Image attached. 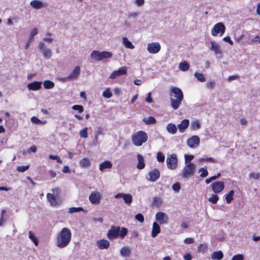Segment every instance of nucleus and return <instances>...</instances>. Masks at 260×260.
I'll list each match as a JSON object with an SVG mask.
<instances>
[{
	"label": "nucleus",
	"mask_w": 260,
	"mask_h": 260,
	"mask_svg": "<svg viewBox=\"0 0 260 260\" xmlns=\"http://www.w3.org/2000/svg\"><path fill=\"white\" fill-rule=\"evenodd\" d=\"M43 85L45 89H51L54 87V83L50 80H45L43 82Z\"/></svg>",
	"instance_id": "39"
},
{
	"label": "nucleus",
	"mask_w": 260,
	"mask_h": 260,
	"mask_svg": "<svg viewBox=\"0 0 260 260\" xmlns=\"http://www.w3.org/2000/svg\"><path fill=\"white\" fill-rule=\"evenodd\" d=\"M72 109L78 111L79 113H82L83 111V107L81 105H75L72 107Z\"/></svg>",
	"instance_id": "52"
},
{
	"label": "nucleus",
	"mask_w": 260,
	"mask_h": 260,
	"mask_svg": "<svg viewBox=\"0 0 260 260\" xmlns=\"http://www.w3.org/2000/svg\"><path fill=\"white\" fill-rule=\"evenodd\" d=\"M156 158L158 162H162L165 161V155L161 152L159 151L157 153Z\"/></svg>",
	"instance_id": "46"
},
{
	"label": "nucleus",
	"mask_w": 260,
	"mask_h": 260,
	"mask_svg": "<svg viewBox=\"0 0 260 260\" xmlns=\"http://www.w3.org/2000/svg\"><path fill=\"white\" fill-rule=\"evenodd\" d=\"M223 257V254L221 250L213 252L211 255V258L213 259L221 260Z\"/></svg>",
	"instance_id": "30"
},
{
	"label": "nucleus",
	"mask_w": 260,
	"mask_h": 260,
	"mask_svg": "<svg viewBox=\"0 0 260 260\" xmlns=\"http://www.w3.org/2000/svg\"><path fill=\"white\" fill-rule=\"evenodd\" d=\"M121 256L123 257H128L131 254V248L128 246L122 247L120 251Z\"/></svg>",
	"instance_id": "26"
},
{
	"label": "nucleus",
	"mask_w": 260,
	"mask_h": 260,
	"mask_svg": "<svg viewBox=\"0 0 260 260\" xmlns=\"http://www.w3.org/2000/svg\"><path fill=\"white\" fill-rule=\"evenodd\" d=\"M31 121L34 123H42V121L36 116H32L30 119Z\"/></svg>",
	"instance_id": "57"
},
{
	"label": "nucleus",
	"mask_w": 260,
	"mask_h": 260,
	"mask_svg": "<svg viewBox=\"0 0 260 260\" xmlns=\"http://www.w3.org/2000/svg\"><path fill=\"white\" fill-rule=\"evenodd\" d=\"M49 158L51 159L56 160L57 162L59 164L62 163V160L60 158V157L58 156L50 154L49 155Z\"/></svg>",
	"instance_id": "53"
},
{
	"label": "nucleus",
	"mask_w": 260,
	"mask_h": 260,
	"mask_svg": "<svg viewBox=\"0 0 260 260\" xmlns=\"http://www.w3.org/2000/svg\"><path fill=\"white\" fill-rule=\"evenodd\" d=\"M155 218L160 224L167 223L168 222V216L163 212H157L155 215Z\"/></svg>",
	"instance_id": "13"
},
{
	"label": "nucleus",
	"mask_w": 260,
	"mask_h": 260,
	"mask_svg": "<svg viewBox=\"0 0 260 260\" xmlns=\"http://www.w3.org/2000/svg\"><path fill=\"white\" fill-rule=\"evenodd\" d=\"M199 172H201L200 177L202 178L206 177L208 175V172L207 170V168H201L199 170Z\"/></svg>",
	"instance_id": "47"
},
{
	"label": "nucleus",
	"mask_w": 260,
	"mask_h": 260,
	"mask_svg": "<svg viewBox=\"0 0 260 260\" xmlns=\"http://www.w3.org/2000/svg\"><path fill=\"white\" fill-rule=\"evenodd\" d=\"M71 237L70 230L67 228H63L57 235L56 246L60 248L67 247L71 240Z\"/></svg>",
	"instance_id": "1"
},
{
	"label": "nucleus",
	"mask_w": 260,
	"mask_h": 260,
	"mask_svg": "<svg viewBox=\"0 0 260 260\" xmlns=\"http://www.w3.org/2000/svg\"><path fill=\"white\" fill-rule=\"evenodd\" d=\"M200 142V138L197 136H193L187 141V144L189 147L194 148L199 146Z\"/></svg>",
	"instance_id": "11"
},
{
	"label": "nucleus",
	"mask_w": 260,
	"mask_h": 260,
	"mask_svg": "<svg viewBox=\"0 0 260 260\" xmlns=\"http://www.w3.org/2000/svg\"><path fill=\"white\" fill-rule=\"evenodd\" d=\"M244 257L243 255L241 254H239L236 255H234L231 260H243Z\"/></svg>",
	"instance_id": "58"
},
{
	"label": "nucleus",
	"mask_w": 260,
	"mask_h": 260,
	"mask_svg": "<svg viewBox=\"0 0 260 260\" xmlns=\"http://www.w3.org/2000/svg\"><path fill=\"white\" fill-rule=\"evenodd\" d=\"M112 167V163L109 160H106L101 163L100 165V170L102 172L104 171L105 169H111Z\"/></svg>",
	"instance_id": "28"
},
{
	"label": "nucleus",
	"mask_w": 260,
	"mask_h": 260,
	"mask_svg": "<svg viewBox=\"0 0 260 260\" xmlns=\"http://www.w3.org/2000/svg\"><path fill=\"white\" fill-rule=\"evenodd\" d=\"M259 176L260 175L259 173H251L249 174V177L254 179H258L259 177Z\"/></svg>",
	"instance_id": "60"
},
{
	"label": "nucleus",
	"mask_w": 260,
	"mask_h": 260,
	"mask_svg": "<svg viewBox=\"0 0 260 260\" xmlns=\"http://www.w3.org/2000/svg\"><path fill=\"white\" fill-rule=\"evenodd\" d=\"M178 160L175 154L168 155L166 159L167 167L171 170H174L177 167Z\"/></svg>",
	"instance_id": "6"
},
{
	"label": "nucleus",
	"mask_w": 260,
	"mask_h": 260,
	"mask_svg": "<svg viewBox=\"0 0 260 260\" xmlns=\"http://www.w3.org/2000/svg\"><path fill=\"white\" fill-rule=\"evenodd\" d=\"M215 86V82L214 81H209L206 83V87L209 89H212Z\"/></svg>",
	"instance_id": "48"
},
{
	"label": "nucleus",
	"mask_w": 260,
	"mask_h": 260,
	"mask_svg": "<svg viewBox=\"0 0 260 260\" xmlns=\"http://www.w3.org/2000/svg\"><path fill=\"white\" fill-rule=\"evenodd\" d=\"M42 82L41 81H34L28 83L27 87L29 90H38L41 88Z\"/></svg>",
	"instance_id": "17"
},
{
	"label": "nucleus",
	"mask_w": 260,
	"mask_h": 260,
	"mask_svg": "<svg viewBox=\"0 0 260 260\" xmlns=\"http://www.w3.org/2000/svg\"><path fill=\"white\" fill-rule=\"evenodd\" d=\"M162 203V201L160 198L156 197H155L153 198V206L159 207L161 205Z\"/></svg>",
	"instance_id": "37"
},
{
	"label": "nucleus",
	"mask_w": 260,
	"mask_h": 260,
	"mask_svg": "<svg viewBox=\"0 0 260 260\" xmlns=\"http://www.w3.org/2000/svg\"><path fill=\"white\" fill-rule=\"evenodd\" d=\"M201 128V124L198 120L191 121L190 128L192 131H196Z\"/></svg>",
	"instance_id": "32"
},
{
	"label": "nucleus",
	"mask_w": 260,
	"mask_h": 260,
	"mask_svg": "<svg viewBox=\"0 0 260 260\" xmlns=\"http://www.w3.org/2000/svg\"><path fill=\"white\" fill-rule=\"evenodd\" d=\"M101 199V194L98 191L92 192L89 196V200L92 204H99Z\"/></svg>",
	"instance_id": "14"
},
{
	"label": "nucleus",
	"mask_w": 260,
	"mask_h": 260,
	"mask_svg": "<svg viewBox=\"0 0 260 260\" xmlns=\"http://www.w3.org/2000/svg\"><path fill=\"white\" fill-rule=\"evenodd\" d=\"M79 165L82 167H88L90 165V161L87 158H84L80 161Z\"/></svg>",
	"instance_id": "36"
},
{
	"label": "nucleus",
	"mask_w": 260,
	"mask_h": 260,
	"mask_svg": "<svg viewBox=\"0 0 260 260\" xmlns=\"http://www.w3.org/2000/svg\"><path fill=\"white\" fill-rule=\"evenodd\" d=\"M148 139L147 134L142 131H139L132 136L133 144L136 146H140L145 143Z\"/></svg>",
	"instance_id": "4"
},
{
	"label": "nucleus",
	"mask_w": 260,
	"mask_h": 260,
	"mask_svg": "<svg viewBox=\"0 0 260 260\" xmlns=\"http://www.w3.org/2000/svg\"><path fill=\"white\" fill-rule=\"evenodd\" d=\"M30 4L32 7L36 9H39L46 6V5L43 2L38 0L32 1Z\"/></svg>",
	"instance_id": "24"
},
{
	"label": "nucleus",
	"mask_w": 260,
	"mask_h": 260,
	"mask_svg": "<svg viewBox=\"0 0 260 260\" xmlns=\"http://www.w3.org/2000/svg\"><path fill=\"white\" fill-rule=\"evenodd\" d=\"M135 219L140 222L141 223H142L144 221V218L143 215L141 213H138L135 215Z\"/></svg>",
	"instance_id": "55"
},
{
	"label": "nucleus",
	"mask_w": 260,
	"mask_h": 260,
	"mask_svg": "<svg viewBox=\"0 0 260 260\" xmlns=\"http://www.w3.org/2000/svg\"><path fill=\"white\" fill-rule=\"evenodd\" d=\"M184 242L187 244H192L194 242V240L191 238H187L184 239Z\"/></svg>",
	"instance_id": "61"
},
{
	"label": "nucleus",
	"mask_w": 260,
	"mask_h": 260,
	"mask_svg": "<svg viewBox=\"0 0 260 260\" xmlns=\"http://www.w3.org/2000/svg\"><path fill=\"white\" fill-rule=\"evenodd\" d=\"M80 211H83L85 212H86V211H85L83 209L82 207H71L69 209V213H73L75 212H78Z\"/></svg>",
	"instance_id": "41"
},
{
	"label": "nucleus",
	"mask_w": 260,
	"mask_h": 260,
	"mask_svg": "<svg viewBox=\"0 0 260 260\" xmlns=\"http://www.w3.org/2000/svg\"><path fill=\"white\" fill-rule=\"evenodd\" d=\"M160 228L158 224L156 222H153L152 225V230L151 232V236L155 238L160 233Z\"/></svg>",
	"instance_id": "25"
},
{
	"label": "nucleus",
	"mask_w": 260,
	"mask_h": 260,
	"mask_svg": "<svg viewBox=\"0 0 260 260\" xmlns=\"http://www.w3.org/2000/svg\"><path fill=\"white\" fill-rule=\"evenodd\" d=\"M147 51L151 54H156L160 50V45L158 42H152L147 44Z\"/></svg>",
	"instance_id": "9"
},
{
	"label": "nucleus",
	"mask_w": 260,
	"mask_h": 260,
	"mask_svg": "<svg viewBox=\"0 0 260 260\" xmlns=\"http://www.w3.org/2000/svg\"><path fill=\"white\" fill-rule=\"evenodd\" d=\"M210 45H211L210 47H209V48L211 51L214 52V54L216 56V57H221L222 51L219 45L214 41L210 42Z\"/></svg>",
	"instance_id": "7"
},
{
	"label": "nucleus",
	"mask_w": 260,
	"mask_h": 260,
	"mask_svg": "<svg viewBox=\"0 0 260 260\" xmlns=\"http://www.w3.org/2000/svg\"><path fill=\"white\" fill-rule=\"evenodd\" d=\"M39 48L43 53L44 57L47 59H49L52 55L51 50L45 46V44L43 42H40Z\"/></svg>",
	"instance_id": "12"
},
{
	"label": "nucleus",
	"mask_w": 260,
	"mask_h": 260,
	"mask_svg": "<svg viewBox=\"0 0 260 260\" xmlns=\"http://www.w3.org/2000/svg\"><path fill=\"white\" fill-rule=\"evenodd\" d=\"M115 198L120 199L122 198L124 203L128 205H129L133 200V197L130 194H126L124 193H119L115 196Z\"/></svg>",
	"instance_id": "10"
},
{
	"label": "nucleus",
	"mask_w": 260,
	"mask_h": 260,
	"mask_svg": "<svg viewBox=\"0 0 260 260\" xmlns=\"http://www.w3.org/2000/svg\"><path fill=\"white\" fill-rule=\"evenodd\" d=\"M189 124V120L187 119H183L181 122L178 124L177 127L179 129L180 132L182 133L186 129Z\"/></svg>",
	"instance_id": "23"
},
{
	"label": "nucleus",
	"mask_w": 260,
	"mask_h": 260,
	"mask_svg": "<svg viewBox=\"0 0 260 260\" xmlns=\"http://www.w3.org/2000/svg\"><path fill=\"white\" fill-rule=\"evenodd\" d=\"M95 134L99 136L103 134V129L102 127H99L95 131Z\"/></svg>",
	"instance_id": "62"
},
{
	"label": "nucleus",
	"mask_w": 260,
	"mask_h": 260,
	"mask_svg": "<svg viewBox=\"0 0 260 260\" xmlns=\"http://www.w3.org/2000/svg\"><path fill=\"white\" fill-rule=\"evenodd\" d=\"M200 161H209V162H213V163H216L217 162V161L212 158V157H206V158H202L201 159H200Z\"/></svg>",
	"instance_id": "54"
},
{
	"label": "nucleus",
	"mask_w": 260,
	"mask_h": 260,
	"mask_svg": "<svg viewBox=\"0 0 260 260\" xmlns=\"http://www.w3.org/2000/svg\"><path fill=\"white\" fill-rule=\"evenodd\" d=\"M196 169V166L194 164L185 165L182 172V177L186 178L193 175Z\"/></svg>",
	"instance_id": "5"
},
{
	"label": "nucleus",
	"mask_w": 260,
	"mask_h": 260,
	"mask_svg": "<svg viewBox=\"0 0 260 260\" xmlns=\"http://www.w3.org/2000/svg\"><path fill=\"white\" fill-rule=\"evenodd\" d=\"M127 230L125 228L112 225L107 233V237L110 241L116 239L118 237L121 239H123L127 235Z\"/></svg>",
	"instance_id": "3"
},
{
	"label": "nucleus",
	"mask_w": 260,
	"mask_h": 260,
	"mask_svg": "<svg viewBox=\"0 0 260 260\" xmlns=\"http://www.w3.org/2000/svg\"><path fill=\"white\" fill-rule=\"evenodd\" d=\"M225 26L221 22H219L216 24L211 30V34L216 36L218 33H220V36H222L225 31Z\"/></svg>",
	"instance_id": "8"
},
{
	"label": "nucleus",
	"mask_w": 260,
	"mask_h": 260,
	"mask_svg": "<svg viewBox=\"0 0 260 260\" xmlns=\"http://www.w3.org/2000/svg\"><path fill=\"white\" fill-rule=\"evenodd\" d=\"M101 52V60L105 58H110L112 56V54L108 51H102Z\"/></svg>",
	"instance_id": "40"
},
{
	"label": "nucleus",
	"mask_w": 260,
	"mask_h": 260,
	"mask_svg": "<svg viewBox=\"0 0 260 260\" xmlns=\"http://www.w3.org/2000/svg\"><path fill=\"white\" fill-rule=\"evenodd\" d=\"M211 187L213 191L215 193H218L223 190L224 188V183L222 181H217L213 182L211 184Z\"/></svg>",
	"instance_id": "15"
},
{
	"label": "nucleus",
	"mask_w": 260,
	"mask_h": 260,
	"mask_svg": "<svg viewBox=\"0 0 260 260\" xmlns=\"http://www.w3.org/2000/svg\"><path fill=\"white\" fill-rule=\"evenodd\" d=\"M126 72L127 68L126 67H121L118 70L113 71L111 73L110 78L112 79H114L118 76L126 74Z\"/></svg>",
	"instance_id": "16"
},
{
	"label": "nucleus",
	"mask_w": 260,
	"mask_h": 260,
	"mask_svg": "<svg viewBox=\"0 0 260 260\" xmlns=\"http://www.w3.org/2000/svg\"><path fill=\"white\" fill-rule=\"evenodd\" d=\"M167 130L168 133L171 134H175L176 133L177 128L175 124L170 123L167 125Z\"/></svg>",
	"instance_id": "29"
},
{
	"label": "nucleus",
	"mask_w": 260,
	"mask_h": 260,
	"mask_svg": "<svg viewBox=\"0 0 260 260\" xmlns=\"http://www.w3.org/2000/svg\"><path fill=\"white\" fill-rule=\"evenodd\" d=\"M146 102L148 103H151L152 102V99L151 97V92H148V93L147 94V96L145 100Z\"/></svg>",
	"instance_id": "63"
},
{
	"label": "nucleus",
	"mask_w": 260,
	"mask_h": 260,
	"mask_svg": "<svg viewBox=\"0 0 260 260\" xmlns=\"http://www.w3.org/2000/svg\"><path fill=\"white\" fill-rule=\"evenodd\" d=\"M137 159L138 163L137 165V168L138 169H143L145 167L144 159L143 156L140 154H137Z\"/></svg>",
	"instance_id": "27"
},
{
	"label": "nucleus",
	"mask_w": 260,
	"mask_h": 260,
	"mask_svg": "<svg viewBox=\"0 0 260 260\" xmlns=\"http://www.w3.org/2000/svg\"><path fill=\"white\" fill-rule=\"evenodd\" d=\"M110 245V242L105 239H101L96 242V245L100 249H108Z\"/></svg>",
	"instance_id": "20"
},
{
	"label": "nucleus",
	"mask_w": 260,
	"mask_h": 260,
	"mask_svg": "<svg viewBox=\"0 0 260 260\" xmlns=\"http://www.w3.org/2000/svg\"><path fill=\"white\" fill-rule=\"evenodd\" d=\"M171 107L174 110L177 109L183 99V94L182 90L176 87H172L170 94Z\"/></svg>",
	"instance_id": "2"
},
{
	"label": "nucleus",
	"mask_w": 260,
	"mask_h": 260,
	"mask_svg": "<svg viewBox=\"0 0 260 260\" xmlns=\"http://www.w3.org/2000/svg\"><path fill=\"white\" fill-rule=\"evenodd\" d=\"M79 135L81 138H87L88 137L87 127H84L81 129L79 132Z\"/></svg>",
	"instance_id": "43"
},
{
	"label": "nucleus",
	"mask_w": 260,
	"mask_h": 260,
	"mask_svg": "<svg viewBox=\"0 0 260 260\" xmlns=\"http://www.w3.org/2000/svg\"><path fill=\"white\" fill-rule=\"evenodd\" d=\"M29 238L31 240L36 246L38 245V241L31 231L29 232Z\"/></svg>",
	"instance_id": "44"
},
{
	"label": "nucleus",
	"mask_w": 260,
	"mask_h": 260,
	"mask_svg": "<svg viewBox=\"0 0 260 260\" xmlns=\"http://www.w3.org/2000/svg\"><path fill=\"white\" fill-rule=\"evenodd\" d=\"M29 168V166H20L17 167L16 170L19 172H24L27 170Z\"/></svg>",
	"instance_id": "51"
},
{
	"label": "nucleus",
	"mask_w": 260,
	"mask_h": 260,
	"mask_svg": "<svg viewBox=\"0 0 260 260\" xmlns=\"http://www.w3.org/2000/svg\"><path fill=\"white\" fill-rule=\"evenodd\" d=\"M185 165L188 164H192L190 161L193 158V155L185 154Z\"/></svg>",
	"instance_id": "50"
},
{
	"label": "nucleus",
	"mask_w": 260,
	"mask_h": 260,
	"mask_svg": "<svg viewBox=\"0 0 260 260\" xmlns=\"http://www.w3.org/2000/svg\"><path fill=\"white\" fill-rule=\"evenodd\" d=\"M234 194V191L233 190H231L229 191V192L225 195V200L226 202L228 204L230 203L233 200V196Z\"/></svg>",
	"instance_id": "38"
},
{
	"label": "nucleus",
	"mask_w": 260,
	"mask_h": 260,
	"mask_svg": "<svg viewBox=\"0 0 260 260\" xmlns=\"http://www.w3.org/2000/svg\"><path fill=\"white\" fill-rule=\"evenodd\" d=\"M172 189L176 192H178L180 189V185L179 183H176L172 185Z\"/></svg>",
	"instance_id": "56"
},
{
	"label": "nucleus",
	"mask_w": 260,
	"mask_h": 260,
	"mask_svg": "<svg viewBox=\"0 0 260 260\" xmlns=\"http://www.w3.org/2000/svg\"><path fill=\"white\" fill-rule=\"evenodd\" d=\"M38 29L37 28H34L33 29L31 30L29 35V38L26 43V44L25 45V49H27L29 48L30 43L32 42L34 40V36L38 34Z\"/></svg>",
	"instance_id": "22"
},
{
	"label": "nucleus",
	"mask_w": 260,
	"mask_h": 260,
	"mask_svg": "<svg viewBox=\"0 0 260 260\" xmlns=\"http://www.w3.org/2000/svg\"><path fill=\"white\" fill-rule=\"evenodd\" d=\"M90 57L96 61L101 60V52L98 51H93L90 54Z\"/></svg>",
	"instance_id": "33"
},
{
	"label": "nucleus",
	"mask_w": 260,
	"mask_h": 260,
	"mask_svg": "<svg viewBox=\"0 0 260 260\" xmlns=\"http://www.w3.org/2000/svg\"><path fill=\"white\" fill-rule=\"evenodd\" d=\"M239 77L238 75L230 76L228 78V81L229 82H231L233 80L238 79Z\"/></svg>",
	"instance_id": "59"
},
{
	"label": "nucleus",
	"mask_w": 260,
	"mask_h": 260,
	"mask_svg": "<svg viewBox=\"0 0 260 260\" xmlns=\"http://www.w3.org/2000/svg\"><path fill=\"white\" fill-rule=\"evenodd\" d=\"M47 199L50 203L51 206L57 207L59 205V204L57 202L56 197L54 194L48 193L47 194Z\"/></svg>",
	"instance_id": "19"
},
{
	"label": "nucleus",
	"mask_w": 260,
	"mask_h": 260,
	"mask_svg": "<svg viewBox=\"0 0 260 260\" xmlns=\"http://www.w3.org/2000/svg\"><path fill=\"white\" fill-rule=\"evenodd\" d=\"M194 76L200 82H204L206 80L205 76L202 73L196 72Z\"/></svg>",
	"instance_id": "42"
},
{
	"label": "nucleus",
	"mask_w": 260,
	"mask_h": 260,
	"mask_svg": "<svg viewBox=\"0 0 260 260\" xmlns=\"http://www.w3.org/2000/svg\"><path fill=\"white\" fill-rule=\"evenodd\" d=\"M80 74V68L79 66H77L74 68L71 74L68 76V78L70 79L71 81L76 80L78 79Z\"/></svg>",
	"instance_id": "21"
},
{
	"label": "nucleus",
	"mask_w": 260,
	"mask_h": 260,
	"mask_svg": "<svg viewBox=\"0 0 260 260\" xmlns=\"http://www.w3.org/2000/svg\"><path fill=\"white\" fill-rule=\"evenodd\" d=\"M122 43L126 48L132 49L135 48L134 45H133L132 42L129 41L126 37L122 38Z\"/></svg>",
	"instance_id": "31"
},
{
	"label": "nucleus",
	"mask_w": 260,
	"mask_h": 260,
	"mask_svg": "<svg viewBox=\"0 0 260 260\" xmlns=\"http://www.w3.org/2000/svg\"><path fill=\"white\" fill-rule=\"evenodd\" d=\"M218 200V197L216 194H212L208 199V201L212 203L216 204Z\"/></svg>",
	"instance_id": "49"
},
{
	"label": "nucleus",
	"mask_w": 260,
	"mask_h": 260,
	"mask_svg": "<svg viewBox=\"0 0 260 260\" xmlns=\"http://www.w3.org/2000/svg\"><path fill=\"white\" fill-rule=\"evenodd\" d=\"M189 68V63L186 61H184L180 62L179 64V68L183 72L187 71Z\"/></svg>",
	"instance_id": "35"
},
{
	"label": "nucleus",
	"mask_w": 260,
	"mask_h": 260,
	"mask_svg": "<svg viewBox=\"0 0 260 260\" xmlns=\"http://www.w3.org/2000/svg\"><path fill=\"white\" fill-rule=\"evenodd\" d=\"M223 40L224 41H225V42H228L231 45H233V41L231 39L230 37H229V36H226V37L223 38Z\"/></svg>",
	"instance_id": "64"
},
{
	"label": "nucleus",
	"mask_w": 260,
	"mask_h": 260,
	"mask_svg": "<svg viewBox=\"0 0 260 260\" xmlns=\"http://www.w3.org/2000/svg\"><path fill=\"white\" fill-rule=\"evenodd\" d=\"M102 95L105 98H107V99H109L110 98L112 95V92H111L110 91V88H107L103 92V94H102Z\"/></svg>",
	"instance_id": "45"
},
{
	"label": "nucleus",
	"mask_w": 260,
	"mask_h": 260,
	"mask_svg": "<svg viewBox=\"0 0 260 260\" xmlns=\"http://www.w3.org/2000/svg\"><path fill=\"white\" fill-rule=\"evenodd\" d=\"M149 180L151 182L156 181L160 176V172L157 169H154L149 173Z\"/></svg>",
	"instance_id": "18"
},
{
	"label": "nucleus",
	"mask_w": 260,
	"mask_h": 260,
	"mask_svg": "<svg viewBox=\"0 0 260 260\" xmlns=\"http://www.w3.org/2000/svg\"><path fill=\"white\" fill-rule=\"evenodd\" d=\"M143 121L146 124H152L155 123L156 122L155 118L152 116L144 118Z\"/></svg>",
	"instance_id": "34"
}]
</instances>
